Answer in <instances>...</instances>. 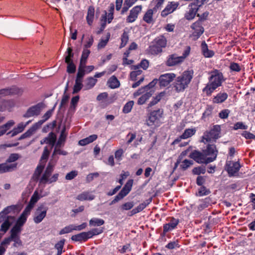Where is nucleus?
<instances>
[{
  "instance_id": "nucleus-25",
  "label": "nucleus",
  "mask_w": 255,
  "mask_h": 255,
  "mask_svg": "<svg viewBox=\"0 0 255 255\" xmlns=\"http://www.w3.org/2000/svg\"><path fill=\"white\" fill-rule=\"evenodd\" d=\"M90 234H88V232H82L79 234L73 235L71 237V240L75 242H86L89 238V235Z\"/></svg>"
},
{
  "instance_id": "nucleus-3",
  "label": "nucleus",
  "mask_w": 255,
  "mask_h": 255,
  "mask_svg": "<svg viewBox=\"0 0 255 255\" xmlns=\"http://www.w3.org/2000/svg\"><path fill=\"white\" fill-rule=\"evenodd\" d=\"M221 131L220 125H214L210 130H206L204 132L201 142L204 143L211 141L216 142L221 136Z\"/></svg>"
},
{
  "instance_id": "nucleus-13",
  "label": "nucleus",
  "mask_w": 255,
  "mask_h": 255,
  "mask_svg": "<svg viewBox=\"0 0 255 255\" xmlns=\"http://www.w3.org/2000/svg\"><path fill=\"white\" fill-rule=\"evenodd\" d=\"M179 5L178 2L174 1L168 2L165 8L161 12V16L165 17L168 14L172 13L177 8Z\"/></svg>"
},
{
  "instance_id": "nucleus-34",
  "label": "nucleus",
  "mask_w": 255,
  "mask_h": 255,
  "mask_svg": "<svg viewBox=\"0 0 255 255\" xmlns=\"http://www.w3.org/2000/svg\"><path fill=\"white\" fill-rule=\"evenodd\" d=\"M109 87L111 89H115L120 87V83L115 76H112L108 80Z\"/></svg>"
},
{
  "instance_id": "nucleus-16",
  "label": "nucleus",
  "mask_w": 255,
  "mask_h": 255,
  "mask_svg": "<svg viewBox=\"0 0 255 255\" xmlns=\"http://www.w3.org/2000/svg\"><path fill=\"white\" fill-rule=\"evenodd\" d=\"M169 223L164 224L163 226V228H164V232H168L169 231H171L176 229L177 226L179 223V220L178 219H175L173 217L169 218Z\"/></svg>"
},
{
  "instance_id": "nucleus-64",
  "label": "nucleus",
  "mask_w": 255,
  "mask_h": 255,
  "mask_svg": "<svg viewBox=\"0 0 255 255\" xmlns=\"http://www.w3.org/2000/svg\"><path fill=\"white\" fill-rule=\"evenodd\" d=\"M192 172L194 174L200 175V174H204L206 172V169L205 167L199 166L194 168Z\"/></svg>"
},
{
  "instance_id": "nucleus-43",
  "label": "nucleus",
  "mask_w": 255,
  "mask_h": 255,
  "mask_svg": "<svg viewBox=\"0 0 255 255\" xmlns=\"http://www.w3.org/2000/svg\"><path fill=\"white\" fill-rule=\"evenodd\" d=\"M213 110V108L212 106L208 105L204 111V112L202 114V120H205V119L207 117L210 116L212 114V111Z\"/></svg>"
},
{
  "instance_id": "nucleus-8",
  "label": "nucleus",
  "mask_w": 255,
  "mask_h": 255,
  "mask_svg": "<svg viewBox=\"0 0 255 255\" xmlns=\"http://www.w3.org/2000/svg\"><path fill=\"white\" fill-rule=\"evenodd\" d=\"M58 158V157H57L55 160L51 159L49 161L46 168L40 179V183H46L49 181V177L53 171L54 167L56 164Z\"/></svg>"
},
{
  "instance_id": "nucleus-56",
  "label": "nucleus",
  "mask_w": 255,
  "mask_h": 255,
  "mask_svg": "<svg viewBox=\"0 0 255 255\" xmlns=\"http://www.w3.org/2000/svg\"><path fill=\"white\" fill-rule=\"evenodd\" d=\"M67 90V87L65 88L64 94L62 96V98L59 105V109L62 108L63 106H64L67 103L68 99L69 98V96L68 95L65 94L66 91Z\"/></svg>"
},
{
  "instance_id": "nucleus-14",
  "label": "nucleus",
  "mask_w": 255,
  "mask_h": 255,
  "mask_svg": "<svg viewBox=\"0 0 255 255\" xmlns=\"http://www.w3.org/2000/svg\"><path fill=\"white\" fill-rule=\"evenodd\" d=\"M142 7L141 5L134 6L130 10L129 15L127 17L126 21L128 23H132L136 20L139 13L141 12Z\"/></svg>"
},
{
  "instance_id": "nucleus-59",
  "label": "nucleus",
  "mask_w": 255,
  "mask_h": 255,
  "mask_svg": "<svg viewBox=\"0 0 255 255\" xmlns=\"http://www.w3.org/2000/svg\"><path fill=\"white\" fill-rule=\"evenodd\" d=\"M134 206V203L133 202H126V203H125L124 204H122L120 208H121V210L122 211H125V210H130L131 208H132V207H133Z\"/></svg>"
},
{
  "instance_id": "nucleus-19",
  "label": "nucleus",
  "mask_w": 255,
  "mask_h": 255,
  "mask_svg": "<svg viewBox=\"0 0 255 255\" xmlns=\"http://www.w3.org/2000/svg\"><path fill=\"white\" fill-rule=\"evenodd\" d=\"M183 62L182 58L178 56L176 54H173L168 56L166 61V65L167 66H173Z\"/></svg>"
},
{
  "instance_id": "nucleus-46",
  "label": "nucleus",
  "mask_w": 255,
  "mask_h": 255,
  "mask_svg": "<svg viewBox=\"0 0 255 255\" xmlns=\"http://www.w3.org/2000/svg\"><path fill=\"white\" fill-rule=\"evenodd\" d=\"M72 51L73 50L71 47H69L67 49L66 53L68 54V55L65 57V63L73 62L72 58L74 57V53L72 52Z\"/></svg>"
},
{
  "instance_id": "nucleus-48",
  "label": "nucleus",
  "mask_w": 255,
  "mask_h": 255,
  "mask_svg": "<svg viewBox=\"0 0 255 255\" xmlns=\"http://www.w3.org/2000/svg\"><path fill=\"white\" fill-rule=\"evenodd\" d=\"M9 95L21 94L22 90L15 86H12L9 88Z\"/></svg>"
},
{
  "instance_id": "nucleus-31",
  "label": "nucleus",
  "mask_w": 255,
  "mask_h": 255,
  "mask_svg": "<svg viewBox=\"0 0 255 255\" xmlns=\"http://www.w3.org/2000/svg\"><path fill=\"white\" fill-rule=\"evenodd\" d=\"M148 51L152 55H157L162 52V49L155 43H152L148 47Z\"/></svg>"
},
{
  "instance_id": "nucleus-30",
  "label": "nucleus",
  "mask_w": 255,
  "mask_h": 255,
  "mask_svg": "<svg viewBox=\"0 0 255 255\" xmlns=\"http://www.w3.org/2000/svg\"><path fill=\"white\" fill-rule=\"evenodd\" d=\"M95 13V8L93 6H90L88 7L86 20L88 24L91 25L93 23Z\"/></svg>"
},
{
  "instance_id": "nucleus-37",
  "label": "nucleus",
  "mask_w": 255,
  "mask_h": 255,
  "mask_svg": "<svg viewBox=\"0 0 255 255\" xmlns=\"http://www.w3.org/2000/svg\"><path fill=\"white\" fill-rule=\"evenodd\" d=\"M22 229H20L16 226H13L10 231V237L13 239L17 237H19V234L21 233Z\"/></svg>"
},
{
  "instance_id": "nucleus-53",
  "label": "nucleus",
  "mask_w": 255,
  "mask_h": 255,
  "mask_svg": "<svg viewBox=\"0 0 255 255\" xmlns=\"http://www.w3.org/2000/svg\"><path fill=\"white\" fill-rule=\"evenodd\" d=\"M211 193L210 190L207 189L205 186H202L198 190V195L203 196L208 195Z\"/></svg>"
},
{
  "instance_id": "nucleus-40",
  "label": "nucleus",
  "mask_w": 255,
  "mask_h": 255,
  "mask_svg": "<svg viewBox=\"0 0 255 255\" xmlns=\"http://www.w3.org/2000/svg\"><path fill=\"white\" fill-rule=\"evenodd\" d=\"M66 134L65 133V128H64L61 133L59 139L57 142L56 145L57 147H61L63 142H64L66 138Z\"/></svg>"
},
{
  "instance_id": "nucleus-11",
  "label": "nucleus",
  "mask_w": 255,
  "mask_h": 255,
  "mask_svg": "<svg viewBox=\"0 0 255 255\" xmlns=\"http://www.w3.org/2000/svg\"><path fill=\"white\" fill-rule=\"evenodd\" d=\"M190 157L198 163L208 164L210 163L207 162L208 157H207L203 150L202 152L196 150H194L190 154Z\"/></svg>"
},
{
  "instance_id": "nucleus-7",
  "label": "nucleus",
  "mask_w": 255,
  "mask_h": 255,
  "mask_svg": "<svg viewBox=\"0 0 255 255\" xmlns=\"http://www.w3.org/2000/svg\"><path fill=\"white\" fill-rule=\"evenodd\" d=\"M44 107L43 103H39L29 108L26 113L23 115L25 118H29L31 117L37 116L40 115L42 108Z\"/></svg>"
},
{
  "instance_id": "nucleus-61",
  "label": "nucleus",
  "mask_w": 255,
  "mask_h": 255,
  "mask_svg": "<svg viewBox=\"0 0 255 255\" xmlns=\"http://www.w3.org/2000/svg\"><path fill=\"white\" fill-rule=\"evenodd\" d=\"M67 64V72L69 74H73L75 72L76 67L73 62L66 63Z\"/></svg>"
},
{
  "instance_id": "nucleus-51",
  "label": "nucleus",
  "mask_w": 255,
  "mask_h": 255,
  "mask_svg": "<svg viewBox=\"0 0 255 255\" xmlns=\"http://www.w3.org/2000/svg\"><path fill=\"white\" fill-rule=\"evenodd\" d=\"M73 230H75L74 225H70L69 226H66L63 229H62L59 232V235H63L65 234L71 233Z\"/></svg>"
},
{
  "instance_id": "nucleus-15",
  "label": "nucleus",
  "mask_w": 255,
  "mask_h": 255,
  "mask_svg": "<svg viewBox=\"0 0 255 255\" xmlns=\"http://www.w3.org/2000/svg\"><path fill=\"white\" fill-rule=\"evenodd\" d=\"M196 130L195 128L186 129L184 132L178 137L175 139L172 142V144L175 145L178 143L182 139H187L194 135Z\"/></svg>"
},
{
  "instance_id": "nucleus-32",
  "label": "nucleus",
  "mask_w": 255,
  "mask_h": 255,
  "mask_svg": "<svg viewBox=\"0 0 255 255\" xmlns=\"http://www.w3.org/2000/svg\"><path fill=\"white\" fill-rule=\"evenodd\" d=\"M25 128V126H23V123H19L16 128H14L12 130L9 131L7 134H10L11 137L14 136L22 132L24 129Z\"/></svg>"
},
{
  "instance_id": "nucleus-5",
  "label": "nucleus",
  "mask_w": 255,
  "mask_h": 255,
  "mask_svg": "<svg viewBox=\"0 0 255 255\" xmlns=\"http://www.w3.org/2000/svg\"><path fill=\"white\" fill-rule=\"evenodd\" d=\"M241 167L239 161L234 162L232 160H227L225 164V169L229 177L235 176L236 174L239 171Z\"/></svg>"
},
{
  "instance_id": "nucleus-62",
  "label": "nucleus",
  "mask_w": 255,
  "mask_h": 255,
  "mask_svg": "<svg viewBox=\"0 0 255 255\" xmlns=\"http://www.w3.org/2000/svg\"><path fill=\"white\" fill-rule=\"evenodd\" d=\"M193 161L192 160L185 159L182 162L180 165V167L183 170H186L189 167L193 164Z\"/></svg>"
},
{
  "instance_id": "nucleus-28",
  "label": "nucleus",
  "mask_w": 255,
  "mask_h": 255,
  "mask_svg": "<svg viewBox=\"0 0 255 255\" xmlns=\"http://www.w3.org/2000/svg\"><path fill=\"white\" fill-rule=\"evenodd\" d=\"M154 90H149L140 97L137 102L138 105H142L152 96L154 93Z\"/></svg>"
},
{
  "instance_id": "nucleus-24",
  "label": "nucleus",
  "mask_w": 255,
  "mask_h": 255,
  "mask_svg": "<svg viewBox=\"0 0 255 255\" xmlns=\"http://www.w3.org/2000/svg\"><path fill=\"white\" fill-rule=\"evenodd\" d=\"M228 98V95L226 92H219L216 96H214L212 102L214 104H221L224 103Z\"/></svg>"
},
{
  "instance_id": "nucleus-54",
  "label": "nucleus",
  "mask_w": 255,
  "mask_h": 255,
  "mask_svg": "<svg viewBox=\"0 0 255 255\" xmlns=\"http://www.w3.org/2000/svg\"><path fill=\"white\" fill-rule=\"evenodd\" d=\"M229 68L231 72H239L241 70V68L240 65L237 63H235L234 62H231L230 63Z\"/></svg>"
},
{
  "instance_id": "nucleus-41",
  "label": "nucleus",
  "mask_w": 255,
  "mask_h": 255,
  "mask_svg": "<svg viewBox=\"0 0 255 255\" xmlns=\"http://www.w3.org/2000/svg\"><path fill=\"white\" fill-rule=\"evenodd\" d=\"M129 39L128 32L124 31L121 36V43L120 45V48L125 47L127 44Z\"/></svg>"
},
{
  "instance_id": "nucleus-38",
  "label": "nucleus",
  "mask_w": 255,
  "mask_h": 255,
  "mask_svg": "<svg viewBox=\"0 0 255 255\" xmlns=\"http://www.w3.org/2000/svg\"><path fill=\"white\" fill-rule=\"evenodd\" d=\"M97 80L93 77H90L87 79L85 85V90H89L92 89L96 85Z\"/></svg>"
},
{
  "instance_id": "nucleus-45",
  "label": "nucleus",
  "mask_w": 255,
  "mask_h": 255,
  "mask_svg": "<svg viewBox=\"0 0 255 255\" xmlns=\"http://www.w3.org/2000/svg\"><path fill=\"white\" fill-rule=\"evenodd\" d=\"M33 128L31 127L25 132L21 135L18 139L21 140L31 136L35 131Z\"/></svg>"
},
{
  "instance_id": "nucleus-55",
  "label": "nucleus",
  "mask_w": 255,
  "mask_h": 255,
  "mask_svg": "<svg viewBox=\"0 0 255 255\" xmlns=\"http://www.w3.org/2000/svg\"><path fill=\"white\" fill-rule=\"evenodd\" d=\"M134 3L128 0H125L124 6L122 8L121 11V14H124L126 12H127L128 8L131 7Z\"/></svg>"
},
{
  "instance_id": "nucleus-20",
  "label": "nucleus",
  "mask_w": 255,
  "mask_h": 255,
  "mask_svg": "<svg viewBox=\"0 0 255 255\" xmlns=\"http://www.w3.org/2000/svg\"><path fill=\"white\" fill-rule=\"evenodd\" d=\"M17 164V163L7 164L6 162L0 164V173L11 172L15 170Z\"/></svg>"
},
{
  "instance_id": "nucleus-42",
  "label": "nucleus",
  "mask_w": 255,
  "mask_h": 255,
  "mask_svg": "<svg viewBox=\"0 0 255 255\" xmlns=\"http://www.w3.org/2000/svg\"><path fill=\"white\" fill-rule=\"evenodd\" d=\"M134 102L133 101H130L127 102L123 107V112L125 114H128L131 111L133 106Z\"/></svg>"
},
{
  "instance_id": "nucleus-18",
  "label": "nucleus",
  "mask_w": 255,
  "mask_h": 255,
  "mask_svg": "<svg viewBox=\"0 0 255 255\" xmlns=\"http://www.w3.org/2000/svg\"><path fill=\"white\" fill-rule=\"evenodd\" d=\"M151 201H152V198H150L149 199L144 201L143 203L140 204L136 208H135L133 209L132 210H131L128 213V216H132L142 211L151 202Z\"/></svg>"
},
{
  "instance_id": "nucleus-36",
  "label": "nucleus",
  "mask_w": 255,
  "mask_h": 255,
  "mask_svg": "<svg viewBox=\"0 0 255 255\" xmlns=\"http://www.w3.org/2000/svg\"><path fill=\"white\" fill-rule=\"evenodd\" d=\"M164 95V92H160L159 94L156 95L155 97H154L152 100L149 102L148 104L147 108H149L152 107V106L155 105L156 104L159 102L161 98Z\"/></svg>"
},
{
  "instance_id": "nucleus-33",
  "label": "nucleus",
  "mask_w": 255,
  "mask_h": 255,
  "mask_svg": "<svg viewBox=\"0 0 255 255\" xmlns=\"http://www.w3.org/2000/svg\"><path fill=\"white\" fill-rule=\"evenodd\" d=\"M154 11V8L148 9L143 17V20L147 23H151L153 22V14Z\"/></svg>"
},
{
  "instance_id": "nucleus-35",
  "label": "nucleus",
  "mask_w": 255,
  "mask_h": 255,
  "mask_svg": "<svg viewBox=\"0 0 255 255\" xmlns=\"http://www.w3.org/2000/svg\"><path fill=\"white\" fill-rule=\"evenodd\" d=\"M149 66L148 60L144 59H142L139 64L136 65H132L131 66V70H137L140 68H142L143 70H146Z\"/></svg>"
},
{
  "instance_id": "nucleus-29",
  "label": "nucleus",
  "mask_w": 255,
  "mask_h": 255,
  "mask_svg": "<svg viewBox=\"0 0 255 255\" xmlns=\"http://www.w3.org/2000/svg\"><path fill=\"white\" fill-rule=\"evenodd\" d=\"M95 195L91 194L89 192L84 191L76 197V199L83 201L85 200L91 201L95 199Z\"/></svg>"
},
{
  "instance_id": "nucleus-22",
  "label": "nucleus",
  "mask_w": 255,
  "mask_h": 255,
  "mask_svg": "<svg viewBox=\"0 0 255 255\" xmlns=\"http://www.w3.org/2000/svg\"><path fill=\"white\" fill-rule=\"evenodd\" d=\"M15 105L13 100H2L0 102V111L3 112L6 110L10 111V109Z\"/></svg>"
},
{
  "instance_id": "nucleus-4",
  "label": "nucleus",
  "mask_w": 255,
  "mask_h": 255,
  "mask_svg": "<svg viewBox=\"0 0 255 255\" xmlns=\"http://www.w3.org/2000/svg\"><path fill=\"white\" fill-rule=\"evenodd\" d=\"M163 115V109H158L150 112L147 116L145 124L148 127H159L161 124V119Z\"/></svg>"
},
{
  "instance_id": "nucleus-44",
  "label": "nucleus",
  "mask_w": 255,
  "mask_h": 255,
  "mask_svg": "<svg viewBox=\"0 0 255 255\" xmlns=\"http://www.w3.org/2000/svg\"><path fill=\"white\" fill-rule=\"evenodd\" d=\"M20 157L18 153H11L6 160V163H12L17 160Z\"/></svg>"
},
{
  "instance_id": "nucleus-1",
  "label": "nucleus",
  "mask_w": 255,
  "mask_h": 255,
  "mask_svg": "<svg viewBox=\"0 0 255 255\" xmlns=\"http://www.w3.org/2000/svg\"><path fill=\"white\" fill-rule=\"evenodd\" d=\"M209 74L210 76L208 78L209 82L202 90L203 92L208 97L211 96L216 89L221 86L222 83L226 79L223 73L217 69H214Z\"/></svg>"
},
{
  "instance_id": "nucleus-17",
  "label": "nucleus",
  "mask_w": 255,
  "mask_h": 255,
  "mask_svg": "<svg viewBox=\"0 0 255 255\" xmlns=\"http://www.w3.org/2000/svg\"><path fill=\"white\" fill-rule=\"evenodd\" d=\"M189 10L186 12L184 17L188 20H192L194 18L199 8L195 4L191 3L189 6Z\"/></svg>"
},
{
  "instance_id": "nucleus-58",
  "label": "nucleus",
  "mask_w": 255,
  "mask_h": 255,
  "mask_svg": "<svg viewBox=\"0 0 255 255\" xmlns=\"http://www.w3.org/2000/svg\"><path fill=\"white\" fill-rule=\"evenodd\" d=\"M60 147H57V146H55V149L53 151V152L52 155V158H55V156L56 154H60V155H66L68 153L67 151L65 150H61L60 148Z\"/></svg>"
},
{
  "instance_id": "nucleus-63",
  "label": "nucleus",
  "mask_w": 255,
  "mask_h": 255,
  "mask_svg": "<svg viewBox=\"0 0 255 255\" xmlns=\"http://www.w3.org/2000/svg\"><path fill=\"white\" fill-rule=\"evenodd\" d=\"M142 73V71L139 69H137V70H133V71L131 72L130 73V78L131 80L135 81L136 77L141 75Z\"/></svg>"
},
{
  "instance_id": "nucleus-10",
  "label": "nucleus",
  "mask_w": 255,
  "mask_h": 255,
  "mask_svg": "<svg viewBox=\"0 0 255 255\" xmlns=\"http://www.w3.org/2000/svg\"><path fill=\"white\" fill-rule=\"evenodd\" d=\"M191 28L194 30L191 37H193V39L194 40H197L204 32V28L203 26V23L199 22V21L197 20L196 22H194L191 25Z\"/></svg>"
},
{
  "instance_id": "nucleus-2",
  "label": "nucleus",
  "mask_w": 255,
  "mask_h": 255,
  "mask_svg": "<svg viewBox=\"0 0 255 255\" xmlns=\"http://www.w3.org/2000/svg\"><path fill=\"white\" fill-rule=\"evenodd\" d=\"M194 75L192 70H185L176 77L173 83V87L177 93L183 92L189 86Z\"/></svg>"
},
{
  "instance_id": "nucleus-26",
  "label": "nucleus",
  "mask_w": 255,
  "mask_h": 255,
  "mask_svg": "<svg viewBox=\"0 0 255 255\" xmlns=\"http://www.w3.org/2000/svg\"><path fill=\"white\" fill-rule=\"evenodd\" d=\"M201 50L203 55L207 58L212 57L215 54L213 50L208 49V45L205 41H202L201 43Z\"/></svg>"
},
{
  "instance_id": "nucleus-21",
  "label": "nucleus",
  "mask_w": 255,
  "mask_h": 255,
  "mask_svg": "<svg viewBox=\"0 0 255 255\" xmlns=\"http://www.w3.org/2000/svg\"><path fill=\"white\" fill-rule=\"evenodd\" d=\"M14 219L15 218L14 216H8V217L5 220L1 225L0 232L5 233L12 224L13 221Z\"/></svg>"
},
{
  "instance_id": "nucleus-12",
  "label": "nucleus",
  "mask_w": 255,
  "mask_h": 255,
  "mask_svg": "<svg viewBox=\"0 0 255 255\" xmlns=\"http://www.w3.org/2000/svg\"><path fill=\"white\" fill-rule=\"evenodd\" d=\"M176 78L173 73H166L160 76L158 79L160 87H166Z\"/></svg>"
},
{
  "instance_id": "nucleus-60",
  "label": "nucleus",
  "mask_w": 255,
  "mask_h": 255,
  "mask_svg": "<svg viewBox=\"0 0 255 255\" xmlns=\"http://www.w3.org/2000/svg\"><path fill=\"white\" fill-rule=\"evenodd\" d=\"M26 221V217H24L23 216H20V217L17 220L16 223L14 226H16V227L22 229V227L24 225V224Z\"/></svg>"
},
{
  "instance_id": "nucleus-39",
  "label": "nucleus",
  "mask_w": 255,
  "mask_h": 255,
  "mask_svg": "<svg viewBox=\"0 0 255 255\" xmlns=\"http://www.w3.org/2000/svg\"><path fill=\"white\" fill-rule=\"evenodd\" d=\"M105 221L102 219L93 218L89 221V226H100L104 225Z\"/></svg>"
},
{
  "instance_id": "nucleus-27",
  "label": "nucleus",
  "mask_w": 255,
  "mask_h": 255,
  "mask_svg": "<svg viewBox=\"0 0 255 255\" xmlns=\"http://www.w3.org/2000/svg\"><path fill=\"white\" fill-rule=\"evenodd\" d=\"M152 43H155L156 45L163 49L166 46L167 40L163 35H160L155 38Z\"/></svg>"
},
{
  "instance_id": "nucleus-57",
  "label": "nucleus",
  "mask_w": 255,
  "mask_h": 255,
  "mask_svg": "<svg viewBox=\"0 0 255 255\" xmlns=\"http://www.w3.org/2000/svg\"><path fill=\"white\" fill-rule=\"evenodd\" d=\"M103 228H102V229L95 228V229H93L92 230L88 231L87 232H88V234H90V235H89V238L90 239V238H92L94 236L98 235L101 234L102 233H103Z\"/></svg>"
},
{
  "instance_id": "nucleus-23",
  "label": "nucleus",
  "mask_w": 255,
  "mask_h": 255,
  "mask_svg": "<svg viewBox=\"0 0 255 255\" xmlns=\"http://www.w3.org/2000/svg\"><path fill=\"white\" fill-rule=\"evenodd\" d=\"M129 192L130 191H128L127 189H126L125 187H123L118 194L115 197V198L110 203V205H114L119 202L120 200L123 199L129 193Z\"/></svg>"
},
{
  "instance_id": "nucleus-47",
  "label": "nucleus",
  "mask_w": 255,
  "mask_h": 255,
  "mask_svg": "<svg viewBox=\"0 0 255 255\" xmlns=\"http://www.w3.org/2000/svg\"><path fill=\"white\" fill-rule=\"evenodd\" d=\"M165 0H152L151 2L150 5L151 6L154 5V11H157V9H159L162 6Z\"/></svg>"
},
{
  "instance_id": "nucleus-6",
  "label": "nucleus",
  "mask_w": 255,
  "mask_h": 255,
  "mask_svg": "<svg viewBox=\"0 0 255 255\" xmlns=\"http://www.w3.org/2000/svg\"><path fill=\"white\" fill-rule=\"evenodd\" d=\"M207 157H208L207 162H212L216 160L218 154V150L216 145L214 144L208 143L206 148L203 150Z\"/></svg>"
},
{
  "instance_id": "nucleus-50",
  "label": "nucleus",
  "mask_w": 255,
  "mask_h": 255,
  "mask_svg": "<svg viewBox=\"0 0 255 255\" xmlns=\"http://www.w3.org/2000/svg\"><path fill=\"white\" fill-rule=\"evenodd\" d=\"M212 202V199L210 197H208L201 201V203L200 205V207L201 208H205L211 205Z\"/></svg>"
},
{
  "instance_id": "nucleus-52",
  "label": "nucleus",
  "mask_w": 255,
  "mask_h": 255,
  "mask_svg": "<svg viewBox=\"0 0 255 255\" xmlns=\"http://www.w3.org/2000/svg\"><path fill=\"white\" fill-rule=\"evenodd\" d=\"M110 36V33H108V35L105 39H101L100 40V41L98 44V46H97V48L98 49H101L102 48H103L106 46V45L107 44V43L109 40Z\"/></svg>"
},
{
  "instance_id": "nucleus-49",
  "label": "nucleus",
  "mask_w": 255,
  "mask_h": 255,
  "mask_svg": "<svg viewBox=\"0 0 255 255\" xmlns=\"http://www.w3.org/2000/svg\"><path fill=\"white\" fill-rule=\"evenodd\" d=\"M16 209V206L11 205L5 208L1 212L5 216H8V214L10 213H14Z\"/></svg>"
},
{
  "instance_id": "nucleus-9",
  "label": "nucleus",
  "mask_w": 255,
  "mask_h": 255,
  "mask_svg": "<svg viewBox=\"0 0 255 255\" xmlns=\"http://www.w3.org/2000/svg\"><path fill=\"white\" fill-rule=\"evenodd\" d=\"M48 208L44 205H40L36 209L33 217V221L36 224H39L46 217Z\"/></svg>"
}]
</instances>
